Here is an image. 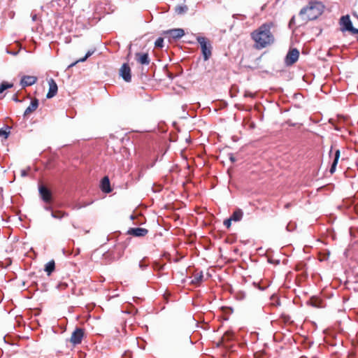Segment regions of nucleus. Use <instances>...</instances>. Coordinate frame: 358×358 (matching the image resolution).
<instances>
[{"mask_svg": "<svg viewBox=\"0 0 358 358\" xmlns=\"http://www.w3.org/2000/svg\"><path fill=\"white\" fill-rule=\"evenodd\" d=\"M273 26L272 22L264 23L251 33V38L255 42L257 49L264 48L273 43L275 38L271 31Z\"/></svg>", "mask_w": 358, "mask_h": 358, "instance_id": "nucleus-1", "label": "nucleus"}, {"mask_svg": "<svg viewBox=\"0 0 358 358\" xmlns=\"http://www.w3.org/2000/svg\"><path fill=\"white\" fill-rule=\"evenodd\" d=\"M323 10L324 6L320 2H310L308 6L301 9L299 15L304 21L314 20L322 15Z\"/></svg>", "mask_w": 358, "mask_h": 358, "instance_id": "nucleus-2", "label": "nucleus"}, {"mask_svg": "<svg viewBox=\"0 0 358 358\" xmlns=\"http://www.w3.org/2000/svg\"><path fill=\"white\" fill-rule=\"evenodd\" d=\"M196 41L200 44L201 53L204 61H207L212 55L213 46L210 41L204 36H196Z\"/></svg>", "mask_w": 358, "mask_h": 358, "instance_id": "nucleus-3", "label": "nucleus"}, {"mask_svg": "<svg viewBox=\"0 0 358 358\" xmlns=\"http://www.w3.org/2000/svg\"><path fill=\"white\" fill-rule=\"evenodd\" d=\"M38 192L41 199L46 203H50L52 201V194L50 189L43 185L38 186Z\"/></svg>", "mask_w": 358, "mask_h": 358, "instance_id": "nucleus-4", "label": "nucleus"}, {"mask_svg": "<svg viewBox=\"0 0 358 358\" xmlns=\"http://www.w3.org/2000/svg\"><path fill=\"white\" fill-rule=\"evenodd\" d=\"M299 57V51L296 48L289 49L285 59V63L287 66H291L296 63Z\"/></svg>", "mask_w": 358, "mask_h": 358, "instance_id": "nucleus-5", "label": "nucleus"}, {"mask_svg": "<svg viewBox=\"0 0 358 358\" xmlns=\"http://www.w3.org/2000/svg\"><path fill=\"white\" fill-rule=\"evenodd\" d=\"M84 329L80 327H76V329L73 331L71 337L70 338V341L74 345L80 344L82 342L83 338L84 336Z\"/></svg>", "mask_w": 358, "mask_h": 358, "instance_id": "nucleus-6", "label": "nucleus"}, {"mask_svg": "<svg viewBox=\"0 0 358 358\" xmlns=\"http://www.w3.org/2000/svg\"><path fill=\"white\" fill-rule=\"evenodd\" d=\"M120 74L124 81H126L127 83L131 82V69L128 64L124 63L122 64V66H121V68L120 69Z\"/></svg>", "mask_w": 358, "mask_h": 358, "instance_id": "nucleus-7", "label": "nucleus"}, {"mask_svg": "<svg viewBox=\"0 0 358 358\" xmlns=\"http://www.w3.org/2000/svg\"><path fill=\"white\" fill-rule=\"evenodd\" d=\"M340 24L341 25L342 31H350L352 29V23L349 15H344L341 17Z\"/></svg>", "mask_w": 358, "mask_h": 358, "instance_id": "nucleus-8", "label": "nucleus"}, {"mask_svg": "<svg viewBox=\"0 0 358 358\" xmlns=\"http://www.w3.org/2000/svg\"><path fill=\"white\" fill-rule=\"evenodd\" d=\"M49 90L46 94V97L48 99H51L54 97L58 91V87L53 78H50L48 80Z\"/></svg>", "mask_w": 358, "mask_h": 358, "instance_id": "nucleus-9", "label": "nucleus"}, {"mask_svg": "<svg viewBox=\"0 0 358 358\" xmlns=\"http://www.w3.org/2000/svg\"><path fill=\"white\" fill-rule=\"evenodd\" d=\"M37 81V77L34 76H24L20 80V85L22 88L31 86Z\"/></svg>", "mask_w": 358, "mask_h": 358, "instance_id": "nucleus-10", "label": "nucleus"}, {"mask_svg": "<svg viewBox=\"0 0 358 358\" xmlns=\"http://www.w3.org/2000/svg\"><path fill=\"white\" fill-rule=\"evenodd\" d=\"M148 233V229L141 227L130 228L127 231L128 234L132 235L136 237H143L145 235H147Z\"/></svg>", "mask_w": 358, "mask_h": 358, "instance_id": "nucleus-11", "label": "nucleus"}, {"mask_svg": "<svg viewBox=\"0 0 358 358\" xmlns=\"http://www.w3.org/2000/svg\"><path fill=\"white\" fill-rule=\"evenodd\" d=\"M135 59L141 64L148 65L150 62L149 55L148 53L136 52Z\"/></svg>", "mask_w": 358, "mask_h": 358, "instance_id": "nucleus-12", "label": "nucleus"}, {"mask_svg": "<svg viewBox=\"0 0 358 358\" xmlns=\"http://www.w3.org/2000/svg\"><path fill=\"white\" fill-rule=\"evenodd\" d=\"M165 34L169 35L170 37L173 38V39H179L185 34V31L182 29L178 28V29H172L167 30L165 31Z\"/></svg>", "mask_w": 358, "mask_h": 358, "instance_id": "nucleus-13", "label": "nucleus"}, {"mask_svg": "<svg viewBox=\"0 0 358 358\" xmlns=\"http://www.w3.org/2000/svg\"><path fill=\"white\" fill-rule=\"evenodd\" d=\"M38 104L39 101L38 99L34 98L31 99L30 105L25 110L23 116L27 117L29 113L35 111L37 109Z\"/></svg>", "mask_w": 358, "mask_h": 358, "instance_id": "nucleus-14", "label": "nucleus"}, {"mask_svg": "<svg viewBox=\"0 0 358 358\" xmlns=\"http://www.w3.org/2000/svg\"><path fill=\"white\" fill-rule=\"evenodd\" d=\"M101 189L103 192L109 193L112 191L110 185L109 178L106 176L104 177L101 182Z\"/></svg>", "mask_w": 358, "mask_h": 358, "instance_id": "nucleus-15", "label": "nucleus"}, {"mask_svg": "<svg viewBox=\"0 0 358 358\" xmlns=\"http://www.w3.org/2000/svg\"><path fill=\"white\" fill-rule=\"evenodd\" d=\"M307 303L314 308H322L324 306L322 305V301L316 297L312 296L307 302Z\"/></svg>", "mask_w": 358, "mask_h": 358, "instance_id": "nucleus-16", "label": "nucleus"}, {"mask_svg": "<svg viewBox=\"0 0 358 358\" xmlns=\"http://www.w3.org/2000/svg\"><path fill=\"white\" fill-rule=\"evenodd\" d=\"M340 157V150H336L334 153V158L331 163L329 172L333 174L336 171V166L338 164V162Z\"/></svg>", "mask_w": 358, "mask_h": 358, "instance_id": "nucleus-17", "label": "nucleus"}, {"mask_svg": "<svg viewBox=\"0 0 358 358\" xmlns=\"http://www.w3.org/2000/svg\"><path fill=\"white\" fill-rule=\"evenodd\" d=\"M243 212L241 208H236L229 217L234 222H239L242 220Z\"/></svg>", "mask_w": 358, "mask_h": 358, "instance_id": "nucleus-18", "label": "nucleus"}, {"mask_svg": "<svg viewBox=\"0 0 358 358\" xmlns=\"http://www.w3.org/2000/svg\"><path fill=\"white\" fill-rule=\"evenodd\" d=\"M95 50H96L95 48L89 50L87 51V52L86 53V55H85V57L79 59L76 62H74V63L71 64V65H69V67L74 66L76 63L85 62L87 59V58H89L90 56H92L94 54Z\"/></svg>", "mask_w": 358, "mask_h": 358, "instance_id": "nucleus-19", "label": "nucleus"}, {"mask_svg": "<svg viewBox=\"0 0 358 358\" xmlns=\"http://www.w3.org/2000/svg\"><path fill=\"white\" fill-rule=\"evenodd\" d=\"M55 268V263L54 260H51V261L48 262L45 265V269L44 270L47 273V274L48 275H50L53 272Z\"/></svg>", "mask_w": 358, "mask_h": 358, "instance_id": "nucleus-20", "label": "nucleus"}, {"mask_svg": "<svg viewBox=\"0 0 358 358\" xmlns=\"http://www.w3.org/2000/svg\"><path fill=\"white\" fill-rule=\"evenodd\" d=\"M188 10V7L186 5H178L175 8V12L178 15H182Z\"/></svg>", "mask_w": 358, "mask_h": 358, "instance_id": "nucleus-21", "label": "nucleus"}, {"mask_svg": "<svg viewBox=\"0 0 358 358\" xmlns=\"http://www.w3.org/2000/svg\"><path fill=\"white\" fill-rule=\"evenodd\" d=\"M203 273H202V271H201L199 273H196L194 276V278L192 280L191 282L194 285L199 284L203 280Z\"/></svg>", "mask_w": 358, "mask_h": 358, "instance_id": "nucleus-22", "label": "nucleus"}, {"mask_svg": "<svg viewBox=\"0 0 358 358\" xmlns=\"http://www.w3.org/2000/svg\"><path fill=\"white\" fill-rule=\"evenodd\" d=\"M11 127L9 126H6V129H0V136H3L5 139L8 138L10 133Z\"/></svg>", "mask_w": 358, "mask_h": 358, "instance_id": "nucleus-23", "label": "nucleus"}, {"mask_svg": "<svg viewBox=\"0 0 358 358\" xmlns=\"http://www.w3.org/2000/svg\"><path fill=\"white\" fill-rule=\"evenodd\" d=\"M13 86L12 83L2 82L0 85V94L3 93L6 90L10 89Z\"/></svg>", "mask_w": 358, "mask_h": 358, "instance_id": "nucleus-24", "label": "nucleus"}, {"mask_svg": "<svg viewBox=\"0 0 358 358\" xmlns=\"http://www.w3.org/2000/svg\"><path fill=\"white\" fill-rule=\"evenodd\" d=\"M65 215H67V214L62 213L60 211H56V212L52 211V213H51V216L53 218H55V219H59L60 220L63 217H64Z\"/></svg>", "mask_w": 358, "mask_h": 358, "instance_id": "nucleus-25", "label": "nucleus"}, {"mask_svg": "<svg viewBox=\"0 0 358 358\" xmlns=\"http://www.w3.org/2000/svg\"><path fill=\"white\" fill-rule=\"evenodd\" d=\"M152 267L155 270L162 271L164 269L165 264H161L159 262L155 261L152 264Z\"/></svg>", "mask_w": 358, "mask_h": 358, "instance_id": "nucleus-26", "label": "nucleus"}, {"mask_svg": "<svg viewBox=\"0 0 358 358\" xmlns=\"http://www.w3.org/2000/svg\"><path fill=\"white\" fill-rule=\"evenodd\" d=\"M155 48H162L164 47V39L162 37H159L155 42Z\"/></svg>", "mask_w": 358, "mask_h": 358, "instance_id": "nucleus-27", "label": "nucleus"}, {"mask_svg": "<svg viewBox=\"0 0 358 358\" xmlns=\"http://www.w3.org/2000/svg\"><path fill=\"white\" fill-rule=\"evenodd\" d=\"M296 228V223L292 222H289L286 226V230L289 232L294 231Z\"/></svg>", "mask_w": 358, "mask_h": 358, "instance_id": "nucleus-28", "label": "nucleus"}, {"mask_svg": "<svg viewBox=\"0 0 358 358\" xmlns=\"http://www.w3.org/2000/svg\"><path fill=\"white\" fill-rule=\"evenodd\" d=\"M145 259V258H143L142 260H141L139 264H138V266H139L140 269L142 270V271H145L148 267V264L144 263Z\"/></svg>", "mask_w": 358, "mask_h": 358, "instance_id": "nucleus-29", "label": "nucleus"}, {"mask_svg": "<svg viewBox=\"0 0 358 358\" xmlns=\"http://www.w3.org/2000/svg\"><path fill=\"white\" fill-rule=\"evenodd\" d=\"M232 221H233V220L229 217V218H228V219H226V220L224 221V223H223V224H224V225L227 229H229V228L231 227V222H232Z\"/></svg>", "mask_w": 358, "mask_h": 358, "instance_id": "nucleus-30", "label": "nucleus"}, {"mask_svg": "<svg viewBox=\"0 0 358 358\" xmlns=\"http://www.w3.org/2000/svg\"><path fill=\"white\" fill-rule=\"evenodd\" d=\"M238 298L239 299H243L245 298V293L243 292H241L238 294Z\"/></svg>", "mask_w": 358, "mask_h": 358, "instance_id": "nucleus-31", "label": "nucleus"}, {"mask_svg": "<svg viewBox=\"0 0 358 358\" xmlns=\"http://www.w3.org/2000/svg\"><path fill=\"white\" fill-rule=\"evenodd\" d=\"M350 32L353 34H358V29L355 28L354 27H352V29L350 30Z\"/></svg>", "mask_w": 358, "mask_h": 358, "instance_id": "nucleus-32", "label": "nucleus"}, {"mask_svg": "<svg viewBox=\"0 0 358 358\" xmlns=\"http://www.w3.org/2000/svg\"><path fill=\"white\" fill-rule=\"evenodd\" d=\"M295 22L294 17H292L289 22V27H291L293 24Z\"/></svg>", "mask_w": 358, "mask_h": 358, "instance_id": "nucleus-33", "label": "nucleus"}, {"mask_svg": "<svg viewBox=\"0 0 358 358\" xmlns=\"http://www.w3.org/2000/svg\"><path fill=\"white\" fill-rule=\"evenodd\" d=\"M27 171L24 169L21 171V176L22 177H26L27 176Z\"/></svg>", "mask_w": 358, "mask_h": 358, "instance_id": "nucleus-34", "label": "nucleus"}, {"mask_svg": "<svg viewBox=\"0 0 358 358\" xmlns=\"http://www.w3.org/2000/svg\"><path fill=\"white\" fill-rule=\"evenodd\" d=\"M44 209L47 211H50L52 213V208L50 206H45L44 207Z\"/></svg>", "mask_w": 358, "mask_h": 358, "instance_id": "nucleus-35", "label": "nucleus"}, {"mask_svg": "<svg viewBox=\"0 0 358 358\" xmlns=\"http://www.w3.org/2000/svg\"><path fill=\"white\" fill-rule=\"evenodd\" d=\"M31 17L33 21H36L37 20V15L36 14H31Z\"/></svg>", "mask_w": 358, "mask_h": 358, "instance_id": "nucleus-36", "label": "nucleus"}, {"mask_svg": "<svg viewBox=\"0 0 358 358\" xmlns=\"http://www.w3.org/2000/svg\"><path fill=\"white\" fill-rule=\"evenodd\" d=\"M13 100L15 102H20V101L18 99L17 96L16 95H15L13 97Z\"/></svg>", "mask_w": 358, "mask_h": 358, "instance_id": "nucleus-37", "label": "nucleus"}, {"mask_svg": "<svg viewBox=\"0 0 358 358\" xmlns=\"http://www.w3.org/2000/svg\"><path fill=\"white\" fill-rule=\"evenodd\" d=\"M62 252H63V254H64V255H66V256H69V255H70V253H69V252L66 251V250H65V249H63V250H62Z\"/></svg>", "mask_w": 358, "mask_h": 358, "instance_id": "nucleus-38", "label": "nucleus"}, {"mask_svg": "<svg viewBox=\"0 0 358 358\" xmlns=\"http://www.w3.org/2000/svg\"><path fill=\"white\" fill-rule=\"evenodd\" d=\"M80 249H79V248H78V249L76 250V251L75 254H74V256H77V255H78L80 254Z\"/></svg>", "mask_w": 358, "mask_h": 358, "instance_id": "nucleus-39", "label": "nucleus"}, {"mask_svg": "<svg viewBox=\"0 0 358 358\" xmlns=\"http://www.w3.org/2000/svg\"><path fill=\"white\" fill-rule=\"evenodd\" d=\"M230 160H231V162H234V161H235V158H234L233 156H231V157H230Z\"/></svg>", "mask_w": 358, "mask_h": 358, "instance_id": "nucleus-40", "label": "nucleus"}, {"mask_svg": "<svg viewBox=\"0 0 358 358\" xmlns=\"http://www.w3.org/2000/svg\"><path fill=\"white\" fill-rule=\"evenodd\" d=\"M289 206H290V203H289L285 205L286 208H288Z\"/></svg>", "mask_w": 358, "mask_h": 358, "instance_id": "nucleus-41", "label": "nucleus"}, {"mask_svg": "<svg viewBox=\"0 0 358 358\" xmlns=\"http://www.w3.org/2000/svg\"><path fill=\"white\" fill-rule=\"evenodd\" d=\"M357 41H358V37H357Z\"/></svg>", "mask_w": 358, "mask_h": 358, "instance_id": "nucleus-42", "label": "nucleus"}]
</instances>
